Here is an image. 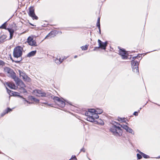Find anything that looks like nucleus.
I'll return each instance as SVG.
<instances>
[{
  "label": "nucleus",
  "instance_id": "obj_1",
  "mask_svg": "<svg viewBox=\"0 0 160 160\" xmlns=\"http://www.w3.org/2000/svg\"><path fill=\"white\" fill-rule=\"evenodd\" d=\"M118 122H114L110 129L113 134L116 136H120L122 135V131L121 128L117 126V125H118Z\"/></svg>",
  "mask_w": 160,
  "mask_h": 160
},
{
  "label": "nucleus",
  "instance_id": "obj_2",
  "mask_svg": "<svg viewBox=\"0 0 160 160\" xmlns=\"http://www.w3.org/2000/svg\"><path fill=\"white\" fill-rule=\"evenodd\" d=\"M140 57V55L137 56L132 57V60L131 62L132 68L133 71L136 72L138 75L139 74L138 67L139 62L138 61H134V60L135 58H138Z\"/></svg>",
  "mask_w": 160,
  "mask_h": 160
},
{
  "label": "nucleus",
  "instance_id": "obj_3",
  "mask_svg": "<svg viewBox=\"0 0 160 160\" xmlns=\"http://www.w3.org/2000/svg\"><path fill=\"white\" fill-rule=\"evenodd\" d=\"M23 48L18 46L15 47L13 50V56L14 58H18L21 57L22 53Z\"/></svg>",
  "mask_w": 160,
  "mask_h": 160
},
{
  "label": "nucleus",
  "instance_id": "obj_4",
  "mask_svg": "<svg viewBox=\"0 0 160 160\" xmlns=\"http://www.w3.org/2000/svg\"><path fill=\"white\" fill-rule=\"evenodd\" d=\"M4 71L6 73L7 76L14 79L17 77L16 76V73L13 70L9 68L6 67L4 68Z\"/></svg>",
  "mask_w": 160,
  "mask_h": 160
},
{
  "label": "nucleus",
  "instance_id": "obj_5",
  "mask_svg": "<svg viewBox=\"0 0 160 160\" xmlns=\"http://www.w3.org/2000/svg\"><path fill=\"white\" fill-rule=\"evenodd\" d=\"M35 10L33 7H30L29 8L28 14L33 19L37 20L38 18L35 13Z\"/></svg>",
  "mask_w": 160,
  "mask_h": 160
},
{
  "label": "nucleus",
  "instance_id": "obj_6",
  "mask_svg": "<svg viewBox=\"0 0 160 160\" xmlns=\"http://www.w3.org/2000/svg\"><path fill=\"white\" fill-rule=\"evenodd\" d=\"M27 42L31 46H38L36 42L33 40L32 37H29L27 40Z\"/></svg>",
  "mask_w": 160,
  "mask_h": 160
},
{
  "label": "nucleus",
  "instance_id": "obj_7",
  "mask_svg": "<svg viewBox=\"0 0 160 160\" xmlns=\"http://www.w3.org/2000/svg\"><path fill=\"white\" fill-rule=\"evenodd\" d=\"M98 42L99 45V46L98 47V48H101L104 50L106 49L108 44L107 41L105 42H103L100 39H98Z\"/></svg>",
  "mask_w": 160,
  "mask_h": 160
},
{
  "label": "nucleus",
  "instance_id": "obj_8",
  "mask_svg": "<svg viewBox=\"0 0 160 160\" xmlns=\"http://www.w3.org/2000/svg\"><path fill=\"white\" fill-rule=\"evenodd\" d=\"M14 81L18 86L20 87V88H23V87H26V86L23 82L21 81L18 78L16 77L14 79Z\"/></svg>",
  "mask_w": 160,
  "mask_h": 160
},
{
  "label": "nucleus",
  "instance_id": "obj_9",
  "mask_svg": "<svg viewBox=\"0 0 160 160\" xmlns=\"http://www.w3.org/2000/svg\"><path fill=\"white\" fill-rule=\"evenodd\" d=\"M92 114L90 113V112L88 111H86L85 113V116H87V120L89 122H94V118L93 116L92 115Z\"/></svg>",
  "mask_w": 160,
  "mask_h": 160
},
{
  "label": "nucleus",
  "instance_id": "obj_10",
  "mask_svg": "<svg viewBox=\"0 0 160 160\" xmlns=\"http://www.w3.org/2000/svg\"><path fill=\"white\" fill-rule=\"evenodd\" d=\"M18 72L20 77H22V78L25 81H29L30 78L28 77L24 72L22 71L19 70Z\"/></svg>",
  "mask_w": 160,
  "mask_h": 160
},
{
  "label": "nucleus",
  "instance_id": "obj_11",
  "mask_svg": "<svg viewBox=\"0 0 160 160\" xmlns=\"http://www.w3.org/2000/svg\"><path fill=\"white\" fill-rule=\"evenodd\" d=\"M119 54L121 55L122 58L124 59H127L128 54L127 52L124 49H120L119 52Z\"/></svg>",
  "mask_w": 160,
  "mask_h": 160
},
{
  "label": "nucleus",
  "instance_id": "obj_12",
  "mask_svg": "<svg viewBox=\"0 0 160 160\" xmlns=\"http://www.w3.org/2000/svg\"><path fill=\"white\" fill-rule=\"evenodd\" d=\"M34 92L35 93H37L38 95L37 96H41V97H46V93L39 90H34Z\"/></svg>",
  "mask_w": 160,
  "mask_h": 160
},
{
  "label": "nucleus",
  "instance_id": "obj_13",
  "mask_svg": "<svg viewBox=\"0 0 160 160\" xmlns=\"http://www.w3.org/2000/svg\"><path fill=\"white\" fill-rule=\"evenodd\" d=\"M56 31H52L45 38H50L52 37H54L56 35Z\"/></svg>",
  "mask_w": 160,
  "mask_h": 160
},
{
  "label": "nucleus",
  "instance_id": "obj_14",
  "mask_svg": "<svg viewBox=\"0 0 160 160\" xmlns=\"http://www.w3.org/2000/svg\"><path fill=\"white\" fill-rule=\"evenodd\" d=\"M6 88L7 90V92L10 95L11 93H12L13 94V96H20L19 93L16 92H12V91L9 90L6 87Z\"/></svg>",
  "mask_w": 160,
  "mask_h": 160
},
{
  "label": "nucleus",
  "instance_id": "obj_15",
  "mask_svg": "<svg viewBox=\"0 0 160 160\" xmlns=\"http://www.w3.org/2000/svg\"><path fill=\"white\" fill-rule=\"evenodd\" d=\"M6 84L11 89H15L16 88L15 85L13 83L7 82Z\"/></svg>",
  "mask_w": 160,
  "mask_h": 160
},
{
  "label": "nucleus",
  "instance_id": "obj_16",
  "mask_svg": "<svg viewBox=\"0 0 160 160\" xmlns=\"http://www.w3.org/2000/svg\"><path fill=\"white\" fill-rule=\"evenodd\" d=\"M63 59H61L60 58H57L54 59L55 62L57 64H60L63 61Z\"/></svg>",
  "mask_w": 160,
  "mask_h": 160
},
{
  "label": "nucleus",
  "instance_id": "obj_17",
  "mask_svg": "<svg viewBox=\"0 0 160 160\" xmlns=\"http://www.w3.org/2000/svg\"><path fill=\"white\" fill-rule=\"evenodd\" d=\"M57 104L59 107L61 108H63L65 106V103L64 101L60 99L58 103H57Z\"/></svg>",
  "mask_w": 160,
  "mask_h": 160
},
{
  "label": "nucleus",
  "instance_id": "obj_18",
  "mask_svg": "<svg viewBox=\"0 0 160 160\" xmlns=\"http://www.w3.org/2000/svg\"><path fill=\"white\" fill-rule=\"evenodd\" d=\"M36 52L37 51L36 50L32 51L30 52H29L27 55V57L30 58L32 56H33L35 55V54L36 53Z\"/></svg>",
  "mask_w": 160,
  "mask_h": 160
},
{
  "label": "nucleus",
  "instance_id": "obj_19",
  "mask_svg": "<svg viewBox=\"0 0 160 160\" xmlns=\"http://www.w3.org/2000/svg\"><path fill=\"white\" fill-rule=\"evenodd\" d=\"M7 29L8 30V32L10 33V39H11L12 38L13 36V34L14 32V30L13 29L9 28H8Z\"/></svg>",
  "mask_w": 160,
  "mask_h": 160
},
{
  "label": "nucleus",
  "instance_id": "obj_20",
  "mask_svg": "<svg viewBox=\"0 0 160 160\" xmlns=\"http://www.w3.org/2000/svg\"><path fill=\"white\" fill-rule=\"evenodd\" d=\"M7 36L5 35H3L0 37V43H2L5 41Z\"/></svg>",
  "mask_w": 160,
  "mask_h": 160
},
{
  "label": "nucleus",
  "instance_id": "obj_21",
  "mask_svg": "<svg viewBox=\"0 0 160 160\" xmlns=\"http://www.w3.org/2000/svg\"><path fill=\"white\" fill-rule=\"evenodd\" d=\"M12 110L9 108H8L6 110H5L4 112L1 114V116L2 117L3 116H4L8 112H10V111H11Z\"/></svg>",
  "mask_w": 160,
  "mask_h": 160
},
{
  "label": "nucleus",
  "instance_id": "obj_22",
  "mask_svg": "<svg viewBox=\"0 0 160 160\" xmlns=\"http://www.w3.org/2000/svg\"><path fill=\"white\" fill-rule=\"evenodd\" d=\"M118 125L120 126L122 128L125 129L126 131L128 132L129 127L127 125H125L123 124H118Z\"/></svg>",
  "mask_w": 160,
  "mask_h": 160
},
{
  "label": "nucleus",
  "instance_id": "obj_23",
  "mask_svg": "<svg viewBox=\"0 0 160 160\" xmlns=\"http://www.w3.org/2000/svg\"><path fill=\"white\" fill-rule=\"evenodd\" d=\"M103 110L102 109L97 108L95 109V114H101L103 112Z\"/></svg>",
  "mask_w": 160,
  "mask_h": 160
},
{
  "label": "nucleus",
  "instance_id": "obj_24",
  "mask_svg": "<svg viewBox=\"0 0 160 160\" xmlns=\"http://www.w3.org/2000/svg\"><path fill=\"white\" fill-rule=\"evenodd\" d=\"M25 87H23V88H19V92L22 93H25L27 92L26 90L24 88Z\"/></svg>",
  "mask_w": 160,
  "mask_h": 160
},
{
  "label": "nucleus",
  "instance_id": "obj_25",
  "mask_svg": "<svg viewBox=\"0 0 160 160\" xmlns=\"http://www.w3.org/2000/svg\"><path fill=\"white\" fill-rule=\"evenodd\" d=\"M140 153L143 156V157L145 158H149V156L144 153L140 152Z\"/></svg>",
  "mask_w": 160,
  "mask_h": 160
},
{
  "label": "nucleus",
  "instance_id": "obj_26",
  "mask_svg": "<svg viewBox=\"0 0 160 160\" xmlns=\"http://www.w3.org/2000/svg\"><path fill=\"white\" fill-rule=\"evenodd\" d=\"M88 111L90 112V113L92 114V115L93 116L94 114H95V109H88Z\"/></svg>",
  "mask_w": 160,
  "mask_h": 160
},
{
  "label": "nucleus",
  "instance_id": "obj_27",
  "mask_svg": "<svg viewBox=\"0 0 160 160\" xmlns=\"http://www.w3.org/2000/svg\"><path fill=\"white\" fill-rule=\"evenodd\" d=\"M53 99L55 101H57V102L56 103H58L60 100L61 99L57 97H54L53 98Z\"/></svg>",
  "mask_w": 160,
  "mask_h": 160
},
{
  "label": "nucleus",
  "instance_id": "obj_28",
  "mask_svg": "<svg viewBox=\"0 0 160 160\" xmlns=\"http://www.w3.org/2000/svg\"><path fill=\"white\" fill-rule=\"evenodd\" d=\"M88 45H86L85 46H82L81 48L82 50H86L88 48Z\"/></svg>",
  "mask_w": 160,
  "mask_h": 160
},
{
  "label": "nucleus",
  "instance_id": "obj_29",
  "mask_svg": "<svg viewBox=\"0 0 160 160\" xmlns=\"http://www.w3.org/2000/svg\"><path fill=\"white\" fill-rule=\"evenodd\" d=\"M128 129V132L131 133V134H133V135H134V131H133V130L131 128L129 127Z\"/></svg>",
  "mask_w": 160,
  "mask_h": 160
},
{
  "label": "nucleus",
  "instance_id": "obj_30",
  "mask_svg": "<svg viewBox=\"0 0 160 160\" xmlns=\"http://www.w3.org/2000/svg\"><path fill=\"white\" fill-rule=\"evenodd\" d=\"M100 18H98V19L97 20V26L98 28H99L100 26Z\"/></svg>",
  "mask_w": 160,
  "mask_h": 160
},
{
  "label": "nucleus",
  "instance_id": "obj_31",
  "mask_svg": "<svg viewBox=\"0 0 160 160\" xmlns=\"http://www.w3.org/2000/svg\"><path fill=\"white\" fill-rule=\"evenodd\" d=\"M7 22L4 23L0 27V28H2L4 29L6 28V24Z\"/></svg>",
  "mask_w": 160,
  "mask_h": 160
},
{
  "label": "nucleus",
  "instance_id": "obj_32",
  "mask_svg": "<svg viewBox=\"0 0 160 160\" xmlns=\"http://www.w3.org/2000/svg\"><path fill=\"white\" fill-rule=\"evenodd\" d=\"M93 116L94 118V121L95 119H98L99 117L98 114H94Z\"/></svg>",
  "mask_w": 160,
  "mask_h": 160
},
{
  "label": "nucleus",
  "instance_id": "obj_33",
  "mask_svg": "<svg viewBox=\"0 0 160 160\" xmlns=\"http://www.w3.org/2000/svg\"><path fill=\"white\" fill-rule=\"evenodd\" d=\"M137 156L138 159H140L142 158V156H141V155H140V154H139V153L137 154Z\"/></svg>",
  "mask_w": 160,
  "mask_h": 160
},
{
  "label": "nucleus",
  "instance_id": "obj_34",
  "mask_svg": "<svg viewBox=\"0 0 160 160\" xmlns=\"http://www.w3.org/2000/svg\"><path fill=\"white\" fill-rule=\"evenodd\" d=\"M32 99L36 102L38 103L39 102V100L38 99L34 97H32Z\"/></svg>",
  "mask_w": 160,
  "mask_h": 160
},
{
  "label": "nucleus",
  "instance_id": "obj_35",
  "mask_svg": "<svg viewBox=\"0 0 160 160\" xmlns=\"http://www.w3.org/2000/svg\"><path fill=\"white\" fill-rule=\"evenodd\" d=\"M69 160H77V158L75 156H72Z\"/></svg>",
  "mask_w": 160,
  "mask_h": 160
},
{
  "label": "nucleus",
  "instance_id": "obj_36",
  "mask_svg": "<svg viewBox=\"0 0 160 160\" xmlns=\"http://www.w3.org/2000/svg\"><path fill=\"white\" fill-rule=\"evenodd\" d=\"M5 62L2 60H0V65L3 66L5 65Z\"/></svg>",
  "mask_w": 160,
  "mask_h": 160
},
{
  "label": "nucleus",
  "instance_id": "obj_37",
  "mask_svg": "<svg viewBox=\"0 0 160 160\" xmlns=\"http://www.w3.org/2000/svg\"><path fill=\"white\" fill-rule=\"evenodd\" d=\"M46 97H48L49 98H50V94L49 93V92H47V93H46Z\"/></svg>",
  "mask_w": 160,
  "mask_h": 160
},
{
  "label": "nucleus",
  "instance_id": "obj_38",
  "mask_svg": "<svg viewBox=\"0 0 160 160\" xmlns=\"http://www.w3.org/2000/svg\"><path fill=\"white\" fill-rule=\"evenodd\" d=\"M140 112V110H138V112H134L133 114L135 116H137L138 115V112Z\"/></svg>",
  "mask_w": 160,
  "mask_h": 160
},
{
  "label": "nucleus",
  "instance_id": "obj_39",
  "mask_svg": "<svg viewBox=\"0 0 160 160\" xmlns=\"http://www.w3.org/2000/svg\"><path fill=\"white\" fill-rule=\"evenodd\" d=\"M124 119H122V118H118V121H122V122H124V121H123V120H124Z\"/></svg>",
  "mask_w": 160,
  "mask_h": 160
},
{
  "label": "nucleus",
  "instance_id": "obj_40",
  "mask_svg": "<svg viewBox=\"0 0 160 160\" xmlns=\"http://www.w3.org/2000/svg\"><path fill=\"white\" fill-rule=\"evenodd\" d=\"M80 151L81 152H85V149L83 148H82L81 149V150H80Z\"/></svg>",
  "mask_w": 160,
  "mask_h": 160
},
{
  "label": "nucleus",
  "instance_id": "obj_41",
  "mask_svg": "<svg viewBox=\"0 0 160 160\" xmlns=\"http://www.w3.org/2000/svg\"><path fill=\"white\" fill-rule=\"evenodd\" d=\"M22 60V59H20L19 61H15V62H16V63H18L21 60Z\"/></svg>",
  "mask_w": 160,
  "mask_h": 160
},
{
  "label": "nucleus",
  "instance_id": "obj_42",
  "mask_svg": "<svg viewBox=\"0 0 160 160\" xmlns=\"http://www.w3.org/2000/svg\"><path fill=\"white\" fill-rule=\"evenodd\" d=\"M98 28L99 29V33H100V34H101L100 26L99 28Z\"/></svg>",
  "mask_w": 160,
  "mask_h": 160
},
{
  "label": "nucleus",
  "instance_id": "obj_43",
  "mask_svg": "<svg viewBox=\"0 0 160 160\" xmlns=\"http://www.w3.org/2000/svg\"><path fill=\"white\" fill-rule=\"evenodd\" d=\"M96 48H98V47H95V48H94L93 49V50L94 51H95V50H96Z\"/></svg>",
  "mask_w": 160,
  "mask_h": 160
},
{
  "label": "nucleus",
  "instance_id": "obj_44",
  "mask_svg": "<svg viewBox=\"0 0 160 160\" xmlns=\"http://www.w3.org/2000/svg\"><path fill=\"white\" fill-rule=\"evenodd\" d=\"M77 55H75V56H74V58H77Z\"/></svg>",
  "mask_w": 160,
  "mask_h": 160
},
{
  "label": "nucleus",
  "instance_id": "obj_45",
  "mask_svg": "<svg viewBox=\"0 0 160 160\" xmlns=\"http://www.w3.org/2000/svg\"><path fill=\"white\" fill-rule=\"evenodd\" d=\"M66 58H67L64 57L62 59H63V60H64V59H65Z\"/></svg>",
  "mask_w": 160,
  "mask_h": 160
},
{
  "label": "nucleus",
  "instance_id": "obj_46",
  "mask_svg": "<svg viewBox=\"0 0 160 160\" xmlns=\"http://www.w3.org/2000/svg\"><path fill=\"white\" fill-rule=\"evenodd\" d=\"M25 101H26L28 103H30V102H28L26 100H25Z\"/></svg>",
  "mask_w": 160,
  "mask_h": 160
},
{
  "label": "nucleus",
  "instance_id": "obj_47",
  "mask_svg": "<svg viewBox=\"0 0 160 160\" xmlns=\"http://www.w3.org/2000/svg\"><path fill=\"white\" fill-rule=\"evenodd\" d=\"M160 158V156H158V158Z\"/></svg>",
  "mask_w": 160,
  "mask_h": 160
},
{
  "label": "nucleus",
  "instance_id": "obj_48",
  "mask_svg": "<svg viewBox=\"0 0 160 160\" xmlns=\"http://www.w3.org/2000/svg\"><path fill=\"white\" fill-rule=\"evenodd\" d=\"M138 152L140 153V152H141L140 151H139L138 150Z\"/></svg>",
  "mask_w": 160,
  "mask_h": 160
},
{
  "label": "nucleus",
  "instance_id": "obj_49",
  "mask_svg": "<svg viewBox=\"0 0 160 160\" xmlns=\"http://www.w3.org/2000/svg\"><path fill=\"white\" fill-rule=\"evenodd\" d=\"M31 24L32 26H34L32 24Z\"/></svg>",
  "mask_w": 160,
  "mask_h": 160
},
{
  "label": "nucleus",
  "instance_id": "obj_50",
  "mask_svg": "<svg viewBox=\"0 0 160 160\" xmlns=\"http://www.w3.org/2000/svg\"><path fill=\"white\" fill-rule=\"evenodd\" d=\"M50 97H51V98H52V96H50Z\"/></svg>",
  "mask_w": 160,
  "mask_h": 160
},
{
  "label": "nucleus",
  "instance_id": "obj_51",
  "mask_svg": "<svg viewBox=\"0 0 160 160\" xmlns=\"http://www.w3.org/2000/svg\"><path fill=\"white\" fill-rule=\"evenodd\" d=\"M141 108H140V110H141Z\"/></svg>",
  "mask_w": 160,
  "mask_h": 160
}]
</instances>
